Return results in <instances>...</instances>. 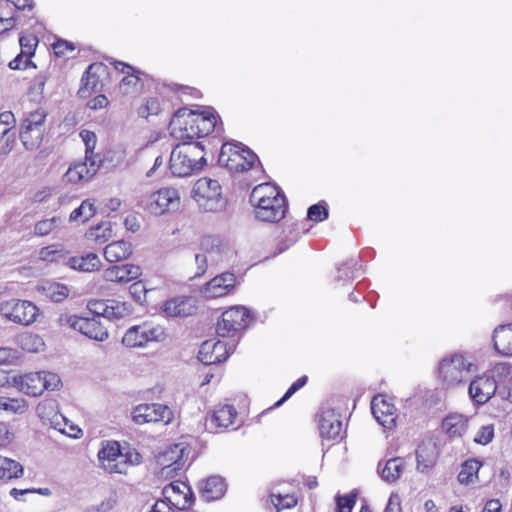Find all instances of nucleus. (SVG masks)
I'll list each match as a JSON object with an SVG mask.
<instances>
[{
  "mask_svg": "<svg viewBox=\"0 0 512 512\" xmlns=\"http://www.w3.org/2000/svg\"><path fill=\"white\" fill-rule=\"evenodd\" d=\"M256 321V314L243 305L226 309L217 322L218 340L209 339L202 343L199 352H234L242 334Z\"/></svg>",
  "mask_w": 512,
  "mask_h": 512,
  "instance_id": "f257e3e1",
  "label": "nucleus"
},
{
  "mask_svg": "<svg viewBox=\"0 0 512 512\" xmlns=\"http://www.w3.org/2000/svg\"><path fill=\"white\" fill-rule=\"evenodd\" d=\"M249 201L254 207L256 219L262 222L277 223L285 217L288 209L284 193L271 183L255 186Z\"/></svg>",
  "mask_w": 512,
  "mask_h": 512,
  "instance_id": "f03ea898",
  "label": "nucleus"
},
{
  "mask_svg": "<svg viewBox=\"0 0 512 512\" xmlns=\"http://www.w3.org/2000/svg\"><path fill=\"white\" fill-rule=\"evenodd\" d=\"M206 165L201 142L184 141L177 144L170 155L169 168L177 177H188Z\"/></svg>",
  "mask_w": 512,
  "mask_h": 512,
  "instance_id": "7ed1b4c3",
  "label": "nucleus"
},
{
  "mask_svg": "<svg viewBox=\"0 0 512 512\" xmlns=\"http://www.w3.org/2000/svg\"><path fill=\"white\" fill-rule=\"evenodd\" d=\"M477 370V365L464 354H449L439 362L437 376L449 388L464 383Z\"/></svg>",
  "mask_w": 512,
  "mask_h": 512,
  "instance_id": "20e7f679",
  "label": "nucleus"
},
{
  "mask_svg": "<svg viewBox=\"0 0 512 512\" xmlns=\"http://www.w3.org/2000/svg\"><path fill=\"white\" fill-rule=\"evenodd\" d=\"M12 385L27 396L38 397L45 390L54 391L58 389L61 385V379L52 372H30L24 375H13Z\"/></svg>",
  "mask_w": 512,
  "mask_h": 512,
  "instance_id": "39448f33",
  "label": "nucleus"
},
{
  "mask_svg": "<svg viewBox=\"0 0 512 512\" xmlns=\"http://www.w3.org/2000/svg\"><path fill=\"white\" fill-rule=\"evenodd\" d=\"M257 160V155L242 143H224L218 157V163L231 172L247 171Z\"/></svg>",
  "mask_w": 512,
  "mask_h": 512,
  "instance_id": "423d86ee",
  "label": "nucleus"
},
{
  "mask_svg": "<svg viewBox=\"0 0 512 512\" xmlns=\"http://www.w3.org/2000/svg\"><path fill=\"white\" fill-rule=\"evenodd\" d=\"M192 197L205 212H215L225 206L221 186L214 179L201 178L197 180L192 190Z\"/></svg>",
  "mask_w": 512,
  "mask_h": 512,
  "instance_id": "0eeeda50",
  "label": "nucleus"
},
{
  "mask_svg": "<svg viewBox=\"0 0 512 512\" xmlns=\"http://www.w3.org/2000/svg\"><path fill=\"white\" fill-rule=\"evenodd\" d=\"M47 117V113L38 109L28 114L23 120L19 137L23 146L27 150H36L42 143L44 137V124Z\"/></svg>",
  "mask_w": 512,
  "mask_h": 512,
  "instance_id": "6e6552de",
  "label": "nucleus"
},
{
  "mask_svg": "<svg viewBox=\"0 0 512 512\" xmlns=\"http://www.w3.org/2000/svg\"><path fill=\"white\" fill-rule=\"evenodd\" d=\"M39 309L27 300L10 299L0 303V314L7 320L28 326L36 321Z\"/></svg>",
  "mask_w": 512,
  "mask_h": 512,
  "instance_id": "1a4fd4ad",
  "label": "nucleus"
},
{
  "mask_svg": "<svg viewBox=\"0 0 512 512\" xmlns=\"http://www.w3.org/2000/svg\"><path fill=\"white\" fill-rule=\"evenodd\" d=\"M166 338L161 326L135 325L130 327L122 338V343L128 348H140L152 342H160Z\"/></svg>",
  "mask_w": 512,
  "mask_h": 512,
  "instance_id": "9d476101",
  "label": "nucleus"
},
{
  "mask_svg": "<svg viewBox=\"0 0 512 512\" xmlns=\"http://www.w3.org/2000/svg\"><path fill=\"white\" fill-rule=\"evenodd\" d=\"M317 421L319 433L323 440L338 441L342 438L343 423L341 415L334 407L329 404L323 405Z\"/></svg>",
  "mask_w": 512,
  "mask_h": 512,
  "instance_id": "9b49d317",
  "label": "nucleus"
},
{
  "mask_svg": "<svg viewBox=\"0 0 512 512\" xmlns=\"http://www.w3.org/2000/svg\"><path fill=\"white\" fill-rule=\"evenodd\" d=\"M180 205L178 190L171 187L161 188L151 193L146 202L147 210L154 215H163L175 211Z\"/></svg>",
  "mask_w": 512,
  "mask_h": 512,
  "instance_id": "f8f14e48",
  "label": "nucleus"
},
{
  "mask_svg": "<svg viewBox=\"0 0 512 512\" xmlns=\"http://www.w3.org/2000/svg\"><path fill=\"white\" fill-rule=\"evenodd\" d=\"M189 455L187 446L177 443L169 446L157 457V463L162 467V474L173 477L186 465Z\"/></svg>",
  "mask_w": 512,
  "mask_h": 512,
  "instance_id": "ddd939ff",
  "label": "nucleus"
},
{
  "mask_svg": "<svg viewBox=\"0 0 512 512\" xmlns=\"http://www.w3.org/2000/svg\"><path fill=\"white\" fill-rule=\"evenodd\" d=\"M193 111L186 108L175 112L170 121L171 134L182 140L201 138L196 129V120L192 118Z\"/></svg>",
  "mask_w": 512,
  "mask_h": 512,
  "instance_id": "4468645a",
  "label": "nucleus"
},
{
  "mask_svg": "<svg viewBox=\"0 0 512 512\" xmlns=\"http://www.w3.org/2000/svg\"><path fill=\"white\" fill-rule=\"evenodd\" d=\"M193 111L186 108L175 112L170 121L171 134L182 140L201 138L196 129V120L192 118Z\"/></svg>",
  "mask_w": 512,
  "mask_h": 512,
  "instance_id": "2eb2a0df",
  "label": "nucleus"
},
{
  "mask_svg": "<svg viewBox=\"0 0 512 512\" xmlns=\"http://www.w3.org/2000/svg\"><path fill=\"white\" fill-rule=\"evenodd\" d=\"M172 417L171 409L159 403L140 404L132 412L133 421L138 425L159 421L169 423Z\"/></svg>",
  "mask_w": 512,
  "mask_h": 512,
  "instance_id": "dca6fc26",
  "label": "nucleus"
},
{
  "mask_svg": "<svg viewBox=\"0 0 512 512\" xmlns=\"http://www.w3.org/2000/svg\"><path fill=\"white\" fill-rule=\"evenodd\" d=\"M102 467L109 473H124L127 457L121 453L116 441H107L98 452Z\"/></svg>",
  "mask_w": 512,
  "mask_h": 512,
  "instance_id": "f3484780",
  "label": "nucleus"
},
{
  "mask_svg": "<svg viewBox=\"0 0 512 512\" xmlns=\"http://www.w3.org/2000/svg\"><path fill=\"white\" fill-rule=\"evenodd\" d=\"M371 411L377 422L386 429H391L396 424V408L385 395H376L371 401Z\"/></svg>",
  "mask_w": 512,
  "mask_h": 512,
  "instance_id": "a211bd4d",
  "label": "nucleus"
},
{
  "mask_svg": "<svg viewBox=\"0 0 512 512\" xmlns=\"http://www.w3.org/2000/svg\"><path fill=\"white\" fill-rule=\"evenodd\" d=\"M497 387V384L491 376L483 375L476 377L470 382L468 392L471 399L476 404L482 405L488 402L492 396L498 392Z\"/></svg>",
  "mask_w": 512,
  "mask_h": 512,
  "instance_id": "6ab92c4d",
  "label": "nucleus"
},
{
  "mask_svg": "<svg viewBox=\"0 0 512 512\" xmlns=\"http://www.w3.org/2000/svg\"><path fill=\"white\" fill-rule=\"evenodd\" d=\"M490 376L497 384L501 398L512 403V364L500 362L490 370Z\"/></svg>",
  "mask_w": 512,
  "mask_h": 512,
  "instance_id": "aec40b11",
  "label": "nucleus"
},
{
  "mask_svg": "<svg viewBox=\"0 0 512 512\" xmlns=\"http://www.w3.org/2000/svg\"><path fill=\"white\" fill-rule=\"evenodd\" d=\"M235 282V275L233 273L225 272L215 276L207 282L200 291L207 299L218 298L226 295L232 288H234Z\"/></svg>",
  "mask_w": 512,
  "mask_h": 512,
  "instance_id": "412c9836",
  "label": "nucleus"
},
{
  "mask_svg": "<svg viewBox=\"0 0 512 512\" xmlns=\"http://www.w3.org/2000/svg\"><path fill=\"white\" fill-rule=\"evenodd\" d=\"M163 311L170 317H188L197 312V301L191 296H177L163 304Z\"/></svg>",
  "mask_w": 512,
  "mask_h": 512,
  "instance_id": "4be33fe9",
  "label": "nucleus"
},
{
  "mask_svg": "<svg viewBox=\"0 0 512 512\" xmlns=\"http://www.w3.org/2000/svg\"><path fill=\"white\" fill-rule=\"evenodd\" d=\"M113 65L116 70L126 74V76L123 77L120 81L119 85V88L123 94L136 92L137 90L142 88L143 84L139 77V75L141 74L140 71L136 70L129 64H126L121 61H114Z\"/></svg>",
  "mask_w": 512,
  "mask_h": 512,
  "instance_id": "5701e85b",
  "label": "nucleus"
},
{
  "mask_svg": "<svg viewBox=\"0 0 512 512\" xmlns=\"http://www.w3.org/2000/svg\"><path fill=\"white\" fill-rule=\"evenodd\" d=\"M441 427L449 439H460L468 430L469 418L463 414L451 413L442 420Z\"/></svg>",
  "mask_w": 512,
  "mask_h": 512,
  "instance_id": "b1692460",
  "label": "nucleus"
},
{
  "mask_svg": "<svg viewBox=\"0 0 512 512\" xmlns=\"http://www.w3.org/2000/svg\"><path fill=\"white\" fill-rule=\"evenodd\" d=\"M438 458L436 444L431 439L423 440L416 449L417 470L424 473L431 469Z\"/></svg>",
  "mask_w": 512,
  "mask_h": 512,
  "instance_id": "393cba45",
  "label": "nucleus"
},
{
  "mask_svg": "<svg viewBox=\"0 0 512 512\" xmlns=\"http://www.w3.org/2000/svg\"><path fill=\"white\" fill-rule=\"evenodd\" d=\"M107 74V67L103 63H92L82 76V85L79 93L85 96L86 93L97 92L100 85V77Z\"/></svg>",
  "mask_w": 512,
  "mask_h": 512,
  "instance_id": "a878e982",
  "label": "nucleus"
},
{
  "mask_svg": "<svg viewBox=\"0 0 512 512\" xmlns=\"http://www.w3.org/2000/svg\"><path fill=\"white\" fill-rule=\"evenodd\" d=\"M140 267L136 265H115L104 271L103 277L106 281L115 283H127L140 276Z\"/></svg>",
  "mask_w": 512,
  "mask_h": 512,
  "instance_id": "bb28decb",
  "label": "nucleus"
},
{
  "mask_svg": "<svg viewBox=\"0 0 512 512\" xmlns=\"http://www.w3.org/2000/svg\"><path fill=\"white\" fill-rule=\"evenodd\" d=\"M76 331H79L87 338L95 341H104L108 337L107 328L96 317H82Z\"/></svg>",
  "mask_w": 512,
  "mask_h": 512,
  "instance_id": "cd10ccee",
  "label": "nucleus"
},
{
  "mask_svg": "<svg viewBox=\"0 0 512 512\" xmlns=\"http://www.w3.org/2000/svg\"><path fill=\"white\" fill-rule=\"evenodd\" d=\"M201 496L206 501H213L221 498L226 491V484L219 476H211L199 484Z\"/></svg>",
  "mask_w": 512,
  "mask_h": 512,
  "instance_id": "c85d7f7f",
  "label": "nucleus"
},
{
  "mask_svg": "<svg viewBox=\"0 0 512 512\" xmlns=\"http://www.w3.org/2000/svg\"><path fill=\"white\" fill-rule=\"evenodd\" d=\"M237 411L232 405H223L214 410L208 419V425L212 428L226 429L234 423Z\"/></svg>",
  "mask_w": 512,
  "mask_h": 512,
  "instance_id": "c756f323",
  "label": "nucleus"
},
{
  "mask_svg": "<svg viewBox=\"0 0 512 512\" xmlns=\"http://www.w3.org/2000/svg\"><path fill=\"white\" fill-rule=\"evenodd\" d=\"M404 470V459L400 457H395L387 460L384 465L379 462L378 464V472L381 475V478L388 482L393 483L399 479Z\"/></svg>",
  "mask_w": 512,
  "mask_h": 512,
  "instance_id": "7c9ffc66",
  "label": "nucleus"
},
{
  "mask_svg": "<svg viewBox=\"0 0 512 512\" xmlns=\"http://www.w3.org/2000/svg\"><path fill=\"white\" fill-rule=\"evenodd\" d=\"M493 345L495 352H512V323L500 325L494 330Z\"/></svg>",
  "mask_w": 512,
  "mask_h": 512,
  "instance_id": "2f4dec72",
  "label": "nucleus"
},
{
  "mask_svg": "<svg viewBox=\"0 0 512 512\" xmlns=\"http://www.w3.org/2000/svg\"><path fill=\"white\" fill-rule=\"evenodd\" d=\"M132 254L131 244L124 241H114L104 249V256L109 262H118L127 259Z\"/></svg>",
  "mask_w": 512,
  "mask_h": 512,
  "instance_id": "473e14b6",
  "label": "nucleus"
},
{
  "mask_svg": "<svg viewBox=\"0 0 512 512\" xmlns=\"http://www.w3.org/2000/svg\"><path fill=\"white\" fill-rule=\"evenodd\" d=\"M24 474L22 464L14 459L0 455V480L10 481Z\"/></svg>",
  "mask_w": 512,
  "mask_h": 512,
  "instance_id": "72a5a7b5",
  "label": "nucleus"
},
{
  "mask_svg": "<svg viewBox=\"0 0 512 512\" xmlns=\"http://www.w3.org/2000/svg\"><path fill=\"white\" fill-rule=\"evenodd\" d=\"M67 265L75 270L92 272L100 266V259L95 253H89L81 257H70Z\"/></svg>",
  "mask_w": 512,
  "mask_h": 512,
  "instance_id": "f704fd0d",
  "label": "nucleus"
},
{
  "mask_svg": "<svg viewBox=\"0 0 512 512\" xmlns=\"http://www.w3.org/2000/svg\"><path fill=\"white\" fill-rule=\"evenodd\" d=\"M192 118L196 120V129L201 137L208 136L216 128V116L210 111L197 113L193 111Z\"/></svg>",
  "mask_w": 512,
  "mask_h": 512,
  "instance_id": "c9c22d12",
  "label": "nucleus"
},
{
  "mask_svg": "<svg viewBox=\"0 0 512 512\" xmlns=\"http://www.w3.org/2000/svg\"><path fill=\"white\" fill-rule=\"evenodd\" d=\"M482 463L477 459L466 460L462 465L458 474V481L461 484H471L478 480V472Z\"/></svg>",
  "mask_w": 512,
  "mask_h": 512,
  "instance_id": "e433bc0d",
  "label": "nucleus"
},
{
  "mask_svg": "<svg viewBox=\"0 0 512 512\" xmlns=\"http://www.w3.org/2000/svg\"><path fill=\"white\" fill-rule=\"evenodd\" d=\"M17 359L15 355L0 354V386L12 385V367L17 364Z\"/></svg>",
  "mask_w": 512,
  "mask_h": 512,
  "instance_id": "4c0bfd02",
  "label": "nucleus"
},
{
  "mask_svg": "<svg viewBox=\"0 0 512 512\" xmlns=\"http://www.w3.org/2000/svg\"><path fill=\"white\" fill-rule=\"evenodd\" d=\"M40 290L45 297L55 303L62 302L69 294V290L66 285L56 282H46L40 287Z\"/></svg>",
  "mask_w": 512,
  "mask_h": 512,
  "instance_id": "58836bf2",
  "label": "nucleus"
},
{
  "mask_svg": "<svg viewBox=\"0 0 512 512\" xmlns=\"http://www.w3.org/2000/svg\"><path fill=\"white\" fill-rule=\"evenodd\" d=\"M96 213V207L93 201L86 199L82 201L79 207L74 209L69 216L70 222L80 221L82 223L87 222Z\"/></svg>",
  "mask_w": 512,
  "mask_h": 512,
  "instance_id": "ea45409f",
  "label": "nucleus"
},
{
  "mask_svg": "<svg viewBox=\"0 0 512 512\" xmlns=\"http://www.w3.org/2000/svg\"><path fill=\"white\" fill-rule=\"evenodd\" d=\"M29 408L28 402L24 398H10L1 396L0 410L11 414L22 415L27 412Z\"/></svg>",
  "mask_w": 512,
  "mask_h": 512,
  "instance_id": "a19ab883",
  "label": "nucleus"
},
{
  "mask_svg": "<svg viewBox=\"0 0 512 512\" xmlns=\"http://www.w3.org/2000/svg\"><path fill=\"white\" fill-rule=\"evenodd\" d=\"M19 343L23 352H41L45 346L42 337L33 333L22 334L19 337Z\"/></svg>",
  "mask_w": 512,
  "mask_h": 512,
  "instance_id": "79ce46f5",
  "label": "nucleus"
},
{
  "mask_svg": "<svg viewBox=\"0 0 512 512\" xmlns=\"http://www.w3.org/2000/svg\"><path fill=\"white\" fill-rule=\"evenodd\" d=\"M68 252L61 244H52L43 247L39 251V259L46 262H57L64 259Z\"/></svg>",
  "mask_w": 512,
  "mask_h": 512,
  "instance_id": "37998d69",
  "label": "nucleus"
},
{
  "mask_svg": "<svg viewBox=\"0 0 512 512\" xmlns=\"http://www.w3.org/2000/svg\"><path fill=\"white\" fill-rule=\"evenodd\" d=\"M63 223V220L60 216H53L48 219H43L38 221L34 225V234L36 236H46L58 229Z\"/></svg>",
  "mask_w": 512,
  "mask_h": 512,
  "instance_id": "c03bdc74",
  "label": "nucleus"
},
{
  "mask_svg": "<svg viewBox=\"0 0 512 512\" xmlns=\"http://www.w3.org/2000/svg\"><path fill=\"white\" fill-rule=\"evenodd\" d=\"M99 162L100 160H97L95 157L88 156L85 157V161L83 163H77L74 164V166L83 180H89L98 171L100 166Z\"/></svg>",
  "mask_w": 512,
  "mask_h": 512,
  "instance_id": "a18cd8bd",
  "label": "nucleus"
},
{
  "mask_svg": "<svg viewBox=\"0 0 512 512\" xmlns=\"http://www.w3.org/2000/svg\"><path fill=\"white\" fill-rule=\"evenodd\" d=\"M110 306L107 314L108 320L121 319L131 313V306L126 302H120L115 299L110 300Z\"/></svg>",
  "mask_w": 512,
  "mask_h": 512,
  "instance_id": "49530a36",
  "label": "nucleus"
},
{
  "mask_svg": "<svg viewBox=\"0 0 512 512\" xmlns=\"http://www.w3.org/2000/svg\"><path fill=\"white\" fill-rule=\"evenodd\" d=\"M358 262L356 260L350 259L345 263L341 264L337 268V281L349 282L352 281L356 277V272L358 269L356 268Z\"/></svg>",
  "mask_w": 512,
  "mask_h": 512,
  "instance_id": "de8ad7c7",
  "label": "nucleus"
},
{
  "mask_svg": "<svg viewBox=\"0 0 512 512\" xmlns=\"http://www.w3.org/2000/svg\"><path fill=\"white\" fill-rule=\"evenodd\" d=\"M185 490L189 491V488L184 483H171L163 489V494L169 500H171L173 495H183L185 500L183 506L185 507L186 505L189 506L192 503L190 499L191 493L188 494L185 492Z\"/></svg>",
  "mask_w": 512,
  "mask_h": 512,
  "instance_id": "09e8293b",
  "label": "nucleus"
},
{
  "mask_svg": "<svg viewBox=\"0 0 512 512\" xmlns=\"http://www.w3.org/2000/svg\"><path fill=\"white\" fill-rule=\"evenodd\" d=\"M271 503L277 512L284 509H290L296 506L297 498L292 494H271Z\"/></svg>",
  "mask_w": 512,
  "mask_h": 512,
  "instance_id": "8fccbe9b",
  "label": "nucleus"
},
{
  "mask_svg": "<svg viewBox=\"0 0 512 512\" xmlns=\"http://www.w3.org/2000/svg\"><path fill=\"white\" fill-rule=\"evenodd\" d=\"M111 223L110 222H102L95 227H92L89 232V237L93 238L95 241L103 243L108 240L111 236Z\"/></svg>",
  "mask_w": 512,
  "mask_h": 512,
  "instance_id": "3c124183",
  "label": "nucleus"
},
{
  "mask_svg": "<svg viewBox=\"0 0 512 512\" xmlns=\"http://www.w3.org/2000/svg\"><path fill=\"white\" fill-rule=\"evenodd\" d=\"M329 216L327 206L324 202L311 205L307 211V217L314 222H322Z\"/></svg>",
  "mask_w": 512,
  "mask_h": 512,
  "instance_id": "603ef678",
  "label": "nucleus"
},
{
  "mask_svg": "<svg viewBox=\"0 0 512 512\" xmlns=\"http://www.w3.org/2000/svg\"><path fill=\"white\" fill-rule=\"evenodd\" d=\"M21 52L25 54L26 58H31L35 53V48L38 44V39L35 35H23L19 39Z\"/></svg>",
  "mask_w": 512,
  "mask_h": 512,
  "instance_id": "864d4df0",
  "label": "nucleus"
},
{
  "mask_svg": "<svg viewBox=\"0 0 512 512\" xmlns=\"http://www.w3.org/2000/svg\"><path fill=\"white\" fill-rule=\"evenodd\" d=\"M494 438V425L488 424L482 426L474 437V442L479 445H487Z\"/></svg>",
  "mask_w": 512,
  "mask_h": 512,
  "instance_id": "5fc2aeb1",
  "label": "nucleus"
},
{
  "mask_svg": "<svg viewBox=\"0 0 512 512\" xmlns=\"http://www.w3.org/2000/svg\"><path fill=\"white\" fill-rule=\"evenodd\" d=\"M110 300H93L88 303V309L95 315L96 318L99 317L107 318Z\"/></svg>",
  "mask_w": 512,
  "mask_h": 512,
  "instance_id": "6e6d98bb",
  "label": "nucleus"
},
{
  "mask_svg": "<svg viewBox=\"0 0 512 512\" xmlns=\"http://www.w3.org/2000/svg\"><path fill=\"white\" fill-rule=\"evenodd\" d=\"M80 136L85 144V157H88V156L95 157L94 149H95L96 140H97L95 133L88 131V130H83L80 133Z\"/></svg>",
  "mask_w": 512,
  "mask_h": 512,
  "instance_id": "4d7b16f0",
  "label": "nucleus"
},
{
  "mask_svg": "<svg viewBox=\"0 0 512 512\" xmlns=\"http://www.w3.org/2000/svg\"><path fill=\"white\" fill-rule=\"evenodd\" d=\"M355 504V495L337 496L334 512H351Z\"/></svg>",
  "mask_w": 512,
  "mask_h": 512,
  "instance_id": "13d9d810",
  "label": "nucleus"
},
{
  "mask_svg": "<svg viewBox=\"0 0 512 512\" xmlns=\"http://www.w3.org/2000/svg\"><path fill=\"white\" fill-rule=\"evenodd\" d=\"M82 317L76 315H70L68 313H62L57 318V324L60 327H70L73 330L78 329Z\"/></svg>",
  "mask_w": 512,
  "mask_h": 512,
  "instance_id": "bf43d9fd",
  "label": "nucleus"
},
{
  "mask_svg": "<svg viewBox=\"0 0 512 512\" xmlns=\"http://www.w3.org/2000/svg\"><path fill=\"white\" fill-rule=\"evenodd\" d=\"M160 102L157 98H149L146 104L140 108L139 114L142 117H148L149 115H157L160 112Z\"/></svg>",
  "mask_w": 512,
  "mask_h": 512,
  "instance_id": "052dcab7",
  "label": "nucleus"
},
{
  "mask_svg": "<svg viewBox=\"0 0 512 512\" xmlns=\"http://www.w3.org/2000/svg\"><path fill=\"white\" fill-rule=\"evenodd\" d=\"M307 376H302L297 379L292 385L288 388L284 396L275 403V407L281 406L286 400H288L294 393H296L300 388H302L307 382Z\"/></svg>",
  "mask_w": 512,
  "mask_h": 512,
  "instance_id": "680f3d73",
  "label": "nucleus"
},
{
  "mask_svg": "<svg viewBox=\"0 0 512 512\" xmlns=\"http://www.w3.org/2000/svg\"><path fill=\"white\" fill-rule=\"evenodd\" d=\"M229 354H198L197 359L205 366L225 362Z\"/></svg>",
  "mask_w": 512,
  "mask_h": 512,
  "instance_id": "e2e57ef3",
  "label": "nucleus"
},
{
  "mask_svg": "<svg viewBox=\"0 0 512 512\" xmlns=\"http://www.w3.org/2000/svg\"><path fill=\"white\" fill-rule=\"evenodd\" d=\"M57 408V403L53 400H45L38 404L37 406V414L42 419H45L48 416L47 411L54 412Z\"/></svg>",
  "mask_w": 512,
  "mask_h": 512,
  "instance_id": "0e129e2a",
  "label": "nucleus"
},
{
  "mask_svg": "<svg viewBox=\"0 0 512 512\" xmlns=\"http://www.w3.org/2000/svg\"><path fill=\"white\" fill-rule=\"evenodd\" d=\"M74 49V45L66 40H57L53 44V50L57 57H63L67 50L73 51Z\"/></svg>",
  "mask_w": 512,
  "mask_h": 512,
  "instance_id": "69168bd1",
  "label": "nucleus"
},
{
  "mask_svg": "<svg viewBox=\"0 0 512 512\" xmlns=\"http://www.w3.org/2000/svg\"><path fill=\"white\" fill-rule=\"evenodd\" d=\"M384 512H401V499L396 493L390 495Z\"/></svg>",
  "mask_w": 512,
  "mask_h": 512,
  "instance_id": "338daca9",
  "label": "nucleus"
},
{
  "mask_svg": "<svg viewBox=\"0 0 512 512\" xmlns=\"http://www.w3.org/2000/svg\"><path fill=\"white\" fill-rule=\"evenodd\" d=\"M201 246L205 250H220L221 240L215 236H206L201 241Z\"/></svg>",
  "mask_w": 512,
  "mask_h": 512,
  "instance_id": "774afa93",
  "label": "nucleus"
}]
</instances>
